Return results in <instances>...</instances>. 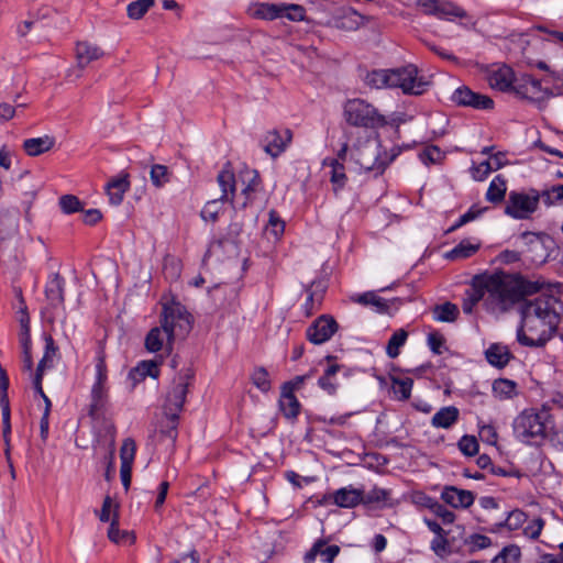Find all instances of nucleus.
I'll list each match as a JSON object with an SVG mask.
<instances>
[{
  "label": "nucleus",
  "instance_id": "1",
  "mask_svg": "<svg viewBox=\"0 0 563 563\" xmlns=\"http://www.w3.org/2000/svg\"><path fill=\"white\" fill-rule=\"evenodd\" d=\"M543 285L540 282H530L505 273L475 276L465 291L462 309L464 313L471 314L474 307L483 301L487 312L505 313L525 296L541 290Z\"/></svg>",
  "mask_w": 563,
  "mask_h": 563
},
{
  "label": "nucleus",
  "instance_id": "2",
  "mask_svg": "<svg viewBox=\"0 0 563 563\" xmlns=\"http://www.w3.org/2000/svg\"><path fill=\"white\" fill-rule=\"evenodd\" d=\"M563 311L562 302L554 296H539L523 303L521 325L517 340L525 346H542L553 335Z\"/></svg>",
  "mask_w": 563,
  "mask_h": 563
},
{
  "label": "nucleus",
  "instance_id": "3",
  "mask_svg": "<svg viewBox=\"0 0 563 563\" xmlns=\"http://www.w3.org/2000/svg\"><path fill=\"white\" fill-rule=\"evenodd\" d=\"M191 329V316L179 302L164 303L161 327L151 329L145 338V349L155 353H170L177 336H185Z\"/></svg>",
  "mask_w": 563,
  "mask_h": 563
},
{
  "label": "nucleus",
  "instance_id": "4",
  "mask_svg": "<svg viewBox=\"0 0 563 563\" xmlns=\"http://www.w3.org/2000/svg\"><path fill=\"white\" fill-rule=\"evenodd\" d=\"M398 154L397 147L394 146L388 152L377 139H366L351 150V157L355 164L362 170L372 172L375 176L382 175Z\"/></svg>",
  "mask_w": 563,
  "mask_h": 563
},
{
  "label": "nucleus",
  "instance_id": "5",
  "mask_svg": "<svg viewBox=\"0 0 563 563\" xmlns=\"http://www.w3.org/2000/svg\"><path fill=\"white\" fill-rule=\"evenodd\" d=\"M192 379V369L189 367L184 368L174 377L172 385L166 393L163 411L172 424L168 432V437L172 440L176 438V423L180 412L183 411L188 387Z\"/></svg>",
  "mask_w": 563,
  "mask_h": 563
},
{
  "label": "nucleus",
  "instance_id": "6",
  "mask_svg": "<svg viewBox=\"0 0 563 563\" xmlns=\"http://www.w3.org/2000/svg\"><path fill=\"white\" fill-rule=\"evenodd\" d=\"M547 411L530 408L521 411L514 420L515 437L522 443L530 444L545 437Z\"/></svg>",
  "mask_w": 563,
  "mask_h": 563
},
{
  "label": "nucleus",
  "instance_id": "7",
  "mask_svg": "<svg viewBox=\"0 0 563 563\" xmlns=\"http://www.w3.org/2000/svg\"><path fill=\"white\" fill-rule=\"evenodd\" d=\"M343 115L349 124L366 129L380 128L387 122L377 108L360 98L349 99L344 103Z\"/></svg>",
  "mask_w": 563,
  "mask_h": 563
},
{
  "label": "nucleus",
  "instance_id": "8",
  "mask_svg": "<svg viewBox=\"0 0 563 563\" xmlns=\"http://www.w3.org/2000/svg\"><path fill=\"white\" fill-rule=\"evenodd\" d=\"M247 13L254 19L266 21L280 18H286L289 21H303L306 16L305 8L295 3L255 2L249 7Z\"/></svg>",
  "mask_w": 563,
  "mask_h": 563
},
{
  "label": "nucleus",
  "instance_id": "9",
  "mask_svg": "<svg viewBox=\"0 0 563 563\" xmlns=\"http://www.w3.org/2000/svg\"><path fill=\"white\" fill-rule=\"evenodd\" d=\"M108 369L106 365L104 354L102 351L98 353L96 363V377L90 389L89 416L96 417L102 411L108 402L109 388L107 386Z\"/></svg>",
  "mask_w": 563,
  "mask_h": 563
},
{
  "label": "nucleus",
  "instance_id": "10",
  "mask_svg": "<svg viewBox=\"0 0 563 563\" xmlns=\"http://www.w3.org/2000/svg\"><path fill=\"white\" fill-rule=\"evenodd\" d=\"M539 191H510L505 207V213L517 220L529 219L539 207Z\"/></svg>",
  "mask_w": 563,
  "mask_h": 563
},
{
  "label": "nucleus",
  "instance_id": "11",
  "mask_svg": "<svg viewBox=\"0 0 563 563\" xmlns=\"http://www.w3.org/2000/svg\"><path fill=\"white\" fill-rule=\"evenodd\" d=\"M389 88H399L405 95H422L429 87V81L419 76L418 68L407 65L391 69Z\"/></svg>",
  "mask_w": 563,
  "mask_h": 563
},
{
  "label": "nucleus",
  "instance_id": "12",
  "mask_svg": "<svg viewBox=\"0 0 563 563\" xmlns=\"http://www.w3.org/2000/svg\"><path fill=\"white\" fill-rule=\"evenodd\" d=\"M512 91L518 97L538 104L545 102L552 97V92L548 88H543L540 80L529 75L518 79Z\"/></svg>",
  "mask_w": 563,
  "mask_h": 563
},
{
  "label": "nucleus",
  "instance_id": "13",
  "mask_svg": "<svg viewBox=\"0 0 563 563\" xmlns=\"http://www.w3.org/2000/svg\"><path fill=\"white\" fill-rule=\"evenodd\" d=\"M486 80L490 88L503 92L512 91L516 84L514 70L504 64L492 65L486 71Z\"/></svg>",
  "mask_w": 563,
  "mask_h": 563
},
{
  "label": "nucleus",
  "instance_id": "14",
  "mask_svg": "<svg viewBox=\"0 0 563 563\" xmlns=\"http://www.w3.org/2000/svg\"><path fill=\"white\" fill-rule=\"evenodd\" d=\"M336 321L328 316L319 317L308 329L307 339L313 344H322L336 332Z\"/></svg>",
  "mask_w": 563,
  "mask_h": 563
},
{
  "label": "nucleus",
  "instance_id": "15",
  "mask_svg": "<svg viewBox=\"0 0 563 563\" xmlns=\"http://www.w3.org/2000/svg\"><path fill=\"white\" fill-rule=\"evenodd\" d=\"M292 137L290 130L282 132L273 130L266 133L264 137V151L272 157L279 156L288 146Z\"/></svg>",
  "mask_w": 563,
  "mask_h": 563
},
{
  "label": "nucleus",
  "instance_id": "16",
  "mask_svg": "<svg viewBox=\"0 0 563 563\" xmlns=\"http://www.w3.org/2000/svg\"><path fill=\"white\" fill-rule=\"evenodd\" d=\"M441 499L453 508H468L473 505L475 496L471 490L445 486Z\"/></svg>",
  "mask_w": 563,
  "mask_h": 563
},
{
  "label": "nucleus",
  "instance_id": "17",
  "mask_svg": "<svg viewBox=\"0 0 563 563\" xmlns=\"http://www.w3.org/2000/svg\"><path fill=\"white\" fill-rule=\"evenodd\" d=\"M104 52L96 44L84 41L78 42L75 47V57L77 66L81 69L86 68L90 63L102 58Z\"/></svg>",
  "mask_w": 563,
  "mask_h": 563
},
{
  "label": "nucleus",
  "instance_id": "18",
  "mask_svg": "<svg viewBox=\"0 0 563 563\" xmlns=\"http://www.w3.org/2000/svg\"><path fill=\"white\" fill-rule=\"evenodd\" d=\"M417 5L424 14H431L439 19L461 15L457 8L439 0H418Z\"/></svg>",
  "mask_w": 563,
  "mask_h": 563
},
{
  "label": "nucleus",
  "instance_id": "19",
  "mask_svg": "<svg viewBox=\"0 0 563 563\" xmlns=\"http://www.w3.org/2000/svg\"><path fill=\"white\" fill-rule=\"evenodd\" d=\"M64 278L58 273L53 274L46 284L45 296L53 308L64 303Z\"/></svg>",
  "mask_w": 563,
  "mask_h": 563
},
{
  "label": "nucleus",
  "instance_id": "20",
  "mask_svg": "<svg viewBox=\"0 0 563 563\" xmlns=\"http://www.w3.org/2000/svg\"><path fill=\"white\" fill-rule=\"evenodd\" d=\"M55 143L54 136L43 135L24 140L22 147L29 156L35 157L49 152L55 146Z\"/></svg>",
  "mask_w": 563,
  "mask_h": 563
},
{
  "label": "nucleus",
  "instance_id": "21",
  "mask_svg": "<svg viewBox=\"0 0 563 563\" xmlns=\"http://www.w3.org/2000/svg\"><path fill=\"white\" fill-rule=\"evenodd\" d=\"M363 492L351 486L338 489L333 494V501L339 507L352 508L362 503Z\"/></svg>",
  "mask_w": 563,
  "mask_h": 563
},
{
  "label": "nucleus",
  "instance_id": "22",
  "mask_svg": "<svg viewBox=\"0 0 563 563\" xmlns=\"http://www.w3.org/2000/svg\"><path fill=\"white\" fill-rule=\"evenodd\" d=\"M218 185L221 188L222 195L220 198L232 202L235 192V178L233 172L230 169V165L225 167L217 176Z\"/></svg>",
  "mask_w": 563,
  "mask_h": 563
},
{
  "label": "nucleus",
  "instance_id": "23",
  "mask_svg": "<svg viewBox=\"0 0 563 563\" xmlns=\"http://www.w3.org/2000/svg\"><path fill=\"white\" fill-rule=\"evenodd\" d=\"M485 356H486L487 362L490 365L498 367V368L505 367L511 358V354L509 352L508 346L499 344V343L492 344L486 350Z\"/></svg>",
  "mask_w": 563,
  "mask_h": 563
},
{
  "label": "nucleus",
  "instance_id": "24",
  "mask_svg": "<svg viewBox=\"0 0 563 563\" xmlns=\"http://www.w3.org/2000/svg\"><path fill=\"white\" fill-rule=\"evenodd\" d=\"M58 347L55 345V342L51 335L45 336V351L44 355L38 362L36 372L33 377L43 378V374L47 368H52L54 366V361L57 356Z\"/></svg>",
  "mask_w": 563,
  "mask_h": 563
},
{
  "label": "nucleus",
  "instance_id": "25",
  "mask_svg": "<svg viewBox=\"0 0 563 563\" xmlns=\"http://www.w3.org/2000/svg\"><path fill=\"white\" fill-rule=\"evenodd\" d=\"M129 188L130 183L128 180V176L118 177L109 181L106 187V191L110 203L114 206L120 205L123 200L124 194L129 190Z\"/></svg>",
  "mask_w": 563,
  "mask_h": 563
},
{
  "label": "nucleus",
  "instance_id": "26",
  "mask_svg": "<svg viewBox=\"0 0 563 563\" xmlns=\"http://www.w3.org/2000/svg\"><path fill=\"white\" fill-rule=\"evenodd\" d=\"M130 378L134 384L144 380L146 377L157 378L159 376L158 363L156 361H142L131 372Z\"/></svg>",
  "mask_w": 563,
  "mask_h": 563
},
{
  "label": "nucleus",
  "instance_id": "27",
  "mask_svg": "<svg viewBox=\"0 0 563 563\" xmlns=\"http://www.w3.org/2000/svg\"><path fill=\"white\" fill-rule=\"evenodd\" d=\"M459 416L460 411L456 407H443L433 415L431 419V424L434 428L449 429L457 421Z\"/></svg>",
  "mask_w": 563,
  "mask_h": 563
},
{
  "label": "nucleus",
  "instance_id": "28",
  "mask_svg": "<svg viewBox=\"0 0 563 563\" xmlns=\"http://www.w3.org/2000/svg\"><path fill=\"white\" fill-rule=\"evenodd\" d=\"M493 395L499 400L512 399L518 395L517 383L507 378H499L493 383Z\"/></svg>",
  "mask_w": 563,
  "mask_h": 563
},
{
  "label": "nucleus",
  "instance_id": "29",
  "mask_svg": "<svg viewBox=\"0 0 563 563\" xmlns=\"http://www.w3.org/2000/svg\"><path fill=\"white\" fill-rule=\"evenodd\" d=\"M391 69H375L366 74L364 82L373 89L389 88Z\"/></svg>",
  "mask_w": 563,
  "mask_h": 563
},
{
  "label": "nucleus",
  "instance_id": "30",
  "mask_svg": "<svg viewBox=\"0 0 563 563\" xmlns=\"http://www.w3.org/2000/svg\"><path fill=\"white\" fill-rule=\"evenodd\" d=\"M363 24V16L353 9H345L335 19L336 27L345 31H354Z\"/></svg>",
  "mask_w": 563,
  "mask_h": 563
},
{
  "label": "nucleus",
  "instance_id": "31",
  "mask_svg": "<svg viewBox=\"0 0 563 563\" xmlns=\"http://www.w3.org/2000/svg\"><path fill=\"white\" fill-rule=\"evenodd\" d=\"M279 407L288 419L296 418L299 413L300 404L291 390H284L279 400Z\"/></svg>",
  "mask_w": 563,
  "mask_h": 563
},
{
  "label": "nucleus",
  "instance_id": "32",
  "mask_svg": "<svg viewBox=\"0 0 563 563\" xmlns=\"http://www.w3.org/2000/svg\"><path fill=\"white\" fill-rule=\"evenodd\" d=\"M478 249L479 244H473L470 241L464 240L448 252L445 257L453 261L465 260L473 256Z\"/></svg>",
  "mask_w": 563,
  "mask_h": 563
},
{
  "label": "nucleus",
  "instance_id": "33",
  "mask_svg": "<svg viewBox=\"0 0 563 563\" xmlns=\"http://www.w3.org/2000/svg\"><path fill=\"white\" fill-rule=\"evenodd\" d=\"M506 190V180L503 178V176L497 175L489 184V187L486 191V199L493 203L500 202L505 198Z\"/></svg>",
  "mask_w": 563,
  "mask_h": 563
},
{
  "label": "nucleus",
  "instance_id": "34",
  "mask_svg": "<svg viewBox=\"0 0 563 563\" xmlns=\"http://www.w3.org/2000/svg\"><path fill=\"white\" fill-rule=\"evenodd\" d=\"M459 316L457 306L452 302L438 305L433 309V317L440 322H453Z\"/></svg>",
  "mask_w": 563,
  "mask_h": 563
},
{
  "label": "nucleus",
  "instance_id": "35",
  "mask_svg": "<svg viewBox=\"0 0 563 563\" xmlns=\"http://www.w3.org/2000/svg\"><path fill=\"white\" fill-rule=\"evenodd\" d=\"M98 517L102 522H112L119 520V504L109 495L104 497L102 508L98 512Z\"/></svg>",
  "mask_w": 563,
  "mask_h": 563
},
{
  "label": "nucleus",
  "instance_id": "36",
  "mask_svg": "<svg viewBox=\"0 0 563 563\" xmlns=\"http://www.w3.org/2000/svg\"><path fill=\"white\" fill-rule=\"evenodd\" d=\"M108 538L115 544H132L135 539L132 532L128 530H120L119 520L110 523Z\"/></svg>",
  "mask_w": 563,
  "mask_h": 563
},
{
  "label": "nucleus",
  "instance_id": "37",
  "mask_svg": "<svg viewBox=\"0 0 563 563\" xmlns=\"http://www.w3.org/2000/svg\"><path fill=\"white\" fill-rule=\"evenodd\" d=\"M339 368V365L335 364L328 366L324 374L318 380L319 386L330 395L334 394L336 390L338 384L335 375Z\"/></svg>",
  "mask_w": 563,
  "mask_h": 563
},
{
  "label": "nucleus",
  "instance_id": "38",
  "mask_svg": "<svg viewBox=\"0 0 563 563\" xmlns=\"http://www.w3.org/2000/svg\"><path fill=\"white\" fill-rule=\"evenodd\" d=\"M413 382L409 377L393 378L391 390L399 400L408 399L411 395Z\"/></svg>",
  "mask_w": 563,
  "mask_h": 563
},
{
  "label": "nucleus",
  "instance_id": "39",
  "mask_svg": "<svg viewBox=\"0 0 563 563\" xmlns=\"http://www.w3.org/2000/svg\"><path fill=\"white\" fill-rule=\"evenodd\" d=\"M542 199L547 207H552L563 200V185L552 186L549 189L539 191V201Z\"/></svg>",
  "mask_w": 563,
  "mask_h": 563
},
{
  "label": "nucleus",
  "instance_id": "40",
  "mask_svg": "<svg viewBox=\"0 0 563 563\" xmlns=\"http://www.w3.org/2000/svg\"><path fill=\"white\" fill-rule=\"evenodd\" d=\"M408 333L404 329L397 330L388 341L386 353L390 358L399 355V349L406 343Z\"/></svg>",
  "mask_w": 563,
  "mask_h": 563
},
{
  "label": "nucleus",
  "instance_id": "41",
  "mask_svg": "<svg viewBox=\"0 0 563 563\" xmlns=\"http://www.w3.org/2000/svg\"><path fill=\"white\" fill-rule=\"evenodd\" d=\"M228 202L221 198L208 201L201 210V217L205 221L214 222L222 210V205Z\"/></svg>",
  "mask_w": 563,
  "mask_h": 563
},
{
  "label": "nucleus",
  "instance_id": "42",
  "mask_svg": "<svg viewBox=\"0 0 563 563\" xmlns=\"http://www.w3.org/2000/svg\"><path fill=\"white\" fill-rule=\"evenodd\" d=\"M154 4V0H135L128 8V16L133 20L141 19L147 10Z\"/></svg>",
  "mask_w": 563,
  "mask_h": 563
},
{
  "label": "nucleus",
  "instance_id": "43",
  "mask_svg": "<svg viewBox=\"0 0 563 563\" xmlns=\"http://www.w3.org/2000/svg\"><path fill=\"white\" fill-rule=\"evenodd\" d=\"M521 556L520 549L516 545L506 547L492 563H518Z\"/></svg>",
  "mask_w": 563,
  "mask_h": 563
},
{
  "label": "nucleus",
  "instance_id": "44",
  "mask_svg": "<svg viewBox=\"0 0 563 563\" xmlns=\"http://www.w3.org/2000/svg\"><path fill=\"white\" fill-rule=\"evenodd\" d=\"M389 496H390L389 490L375 487L372 490H369L366 495H363L362 503L387 505L388 500H389Z\"/></svg>",
  "mask_w": 563,
  "mask_h": 563
},
{
  "label": "nucleus",
  "instance_id": "45",
  "mask_svg": "<svg viewBox=\"0 0 563 563\" xmlns=\"http://www.w3.org/2000/svg\"><path fill=\"white\" fill-rule=\"evenodd\" d=\"M526 521L527 515L520 509H515L508 514L506 520L499 523V526H505L509 530H517L521 528Z\"/></svg>",
  "mask_w": 563,
  "mask_h": 563
},
{
  "label": "nucleus",
  "instance_id": "46",
  "mask_svg": "<svg viewBox=\"0 0 563 563\" xmlns=\"http://www.w3.org/2000/svg\"><path fill=\"white\" fill-rule=\"evenodd\" d=\"M431 550L439 558H445L451 553L448 533L434 537L430 543Z\"/></svg>",
  "mask_w": 563,
  "mask_h": 563
},
{
  "label": "nucleus",
  "instance_id": "47",
  "mask_svg": "<svg viewBox=\"0 0 563 563\" xmlns=\"http://www.w3.org/2000/svg\"><path fill=\"white\" fill-rule=\"evenodd\" d=\"M331 166V183L335 189L342 188L345 184L346 176L344 173V166L338 159H332Z\"/></svg>",
  "mask_w": 563,
  "mask_h": 563
},
{
  "label": "nucleus",
  "instance_id": "48",
  "mask_svg": "<svg viewBox=\"0 0 563 563\" xmlns=\"http://www.w3.org/2000/svg\"><path fill=\"white\" fill-rule=\"evenodd\" d=\"M136 445L133 439L123 441L120 450L121 465H132L135 456Z\"/></svg>",
  "mask_w": 563,
  "mask_h": 563
},
{
  "label": "nucleus",
  "instance_id": "49",
  "mask_svg": "<svg viewBox=\"0 0 563 563\" xmlns=\"http://www.w3.org/2000/svg\"><path fill=\"white\" fill-rule=\"evenodd\" d=\"M475 93L476 92L471 90L467 86H461L455 89L451 100L457 106L467 107L472 98L475 97Z\"/></svg>",
  "mask_w": 563,
  "mask_h": 563
},
{
  "label": "nucleus",
  "instance_id": "50",
  "mask_svg": "<svg viewBox=\"0 0 563 563\" xmlns=\"http://www.w3.org/2000/svg\"><path fill=\"white\" fill-rule=\"evenodd\" d=\"M243 181L246 183V186L242 189V194L249 199L250 195L255 192L260 186V176L256 170H245Z\"/></svg>",
  "mask_w": 563,
  "mask_h": 563
},
{
  "label": "nucleus",
  "instance_id": "51",
  "mask_svg": "<svg viewBox=\"0 0 563 563\" xmlns=\"http://www.w3.org/2000/svg\"><path fill=\"white\" fill-rule=\"evenodd\" d=\"M151 180L154 186L162 187L169 181L168 169L164 165H153L151 168Z\"/></svg>",
  "mask_w": 563,
  "mask_h": 563
},
{
  "label": "nucleus",
  "instance_id": "52",
  "mask_svg": "<svg viewBox=\"0 0 563 563\" xmlns=\"http://www.w3.org/2000/svg\"><path fill=\"white\" fill-rule=\"evenodd\" d=\"M59 207L66 214L77 212L81 210L80 200L74 195H64L59 198Z\"/></svg>",
  "mask_w": 563,
  "mask_h": 563
},
{
  "label": "nucleus",
  "instance_id": "53",
  "mask_svg": "<svg viewBox=\"0 0 563 563\" xmlns=\"http://www.w3.org/2000/svg\"><path fill=\"white\" fill-rule=\"evenodd\" d=\"M459 449L467 456H473L478 452V442L473 435H463L459 441Z\"/></svg>",
  "mask_w": 563,
  "mask_h": 563
},
{
  "label": "nucleus",
  "instance_id": "54",
  "mask_svg": "<svg viewBox=\"0 0 563 563\" xmlns=\"http://www.w3.org/2000/svg\"><path fill=\"white\" fill-rule=\"evenodd\" d=\"M520 240L523 245L527 247V252H533L538 249H542L541 235L533 232H523L520 235Z\"/></svg>",
  "mask_w": 563,
  "mask_h": 563
},
{
  "label": "nucleus",
  "instance_id": "55",
  "mask_svg": "<svg viewBox=\"0 0 563 563\" xmlns=\"http://www.w3.org/2000/svg\"><path fill=\"white\" fill-rule=\"evenodd\" d=\"M22 345V363L23 371L31 373L33 368V360L31 354V338L26 335V338L20 339Z\"/></svg>",
  "mask_w": 563,
  "mask_h": 563
},
{
  "label": "nucleus",
  "instance_id": "56",
  "mask_svg": "<svg viewBox=\"0 0 563 563\" xmlns=\"http://www.w3.org/2000/svg\"><path fill=\"white\" fill-rule=\"evenodd\" d=\"M285 229V223L279 219L275 211L269 212V221L266 228L267 232L272 233L274 238L277 240L283 234Z\"/></svg>",
  "mask_w": 563,
  "mask_h": 563
},
{
  "label": "nucleus",
  "instance_id": "57",
  "mask_svg": "<svg viewBox=\"0 0 563 563\" xmlns=\"http://www.w3.org/2000/svg\"><path fill=\"white\" fill-rule=\"evenodd\" d=\"M357 302L363 305H372L377 308L378 311H384L387 308L386 302L376 296L374 292H365L360 295L357 298Z\"/></svg>",
  "mask_w": 563,
  "mask_h": 563
},
{
  "label": "nucleus",
  "instance_id": "58",
  "mask_svg": "<svg viewBox=\"0 0 563 563\" xmlns=\"http://www.w3.org/2000/svg\"><path fill=\"white\" fill-rule=\"evenodd\" d=\"M492 172L490 161L487 159L471 168L472 177L477 181L484 180Z\"/></svg>",
  "mask_w": 563,
  "mask_h": 563
},
{
  "label": "nucleus",
  "instance_id": "59",
  "mask_svg": "<svg viewBox=\"0 0 563 563\" xmlns=\"http://www.w3.org/2000/svg\"><path fill=\"white\" fill-rule=\"evenodd\" d=\"M543 527L544 521L541 518H534L523 528V534L536 540L539 538Z\"/></svg>",
  "mask_w": 563,
  "mask_h": 563
},
{
  "label": "nucleus",
  "instance_id": "60",
  "mask_svg": "<svg viewBox=\"0 0 563 563\" xmlns=\"http://www.w3.org/2000/svg\"><path fill=\"white\" fill-rule=\"evenodd\" d=\"M437 517L441 518L443 523L450 525L455 520V515L451 510L446 509L442 504L435 500L430 509Z\"/></svg>",
  "mask_w": 563,
  "mask_h": 563
},
{
  "label": "nucleus",
  "instance_id": "61",
  "mask_svg": "<svg viewBox=\"0 0 563 563\" xmlns=\"http://www.w3.org/2000/svg\"><path fill=\"white\" fill-rule=\"evenodd\" d=\"M467 107L477 110H489L494 108V101L488 96L476 92L475 97L472 98L471 103H468Z\"/></svg>",
  "mask_w": 563,
  "mask_h": 563
},
{
  "label": "nucleus",
  "instance_id": "62",
  "mask_svg": "<svg viewBox=\"0 0 563 563\" xmlns=\"http://www.w3.org/2000/svg\"><path fill=\"white\" fill-rule=\"evenodd\" d=\"M484 210L485 209L477 208L476 206L471 207L467 212L460 217L459 221L449 231H454L455 229L468 223L470 221L475 220L482 214Z\"/></svg>",
  "mask_w": 563,
  "mask_h": 563
},
{
  "label": "nucleus",
  "instance_id": "63",
  "mask_svg": "<svg viewBox=\"0 0 563 563\" xmlns=\"http://www.w3.org/2000/svg\"><path fill=\"white\" fill-rule=\"evenodd\" d=\"M466 544H468L472 550H483L488 548L492 544V541L484 534L474 533L468 537Z\"/></svg>",
  "mask_w": 563,
  "mask_h": 563
},
{
  "label": "nucleus",
  "instance_id": "64",
  "mask_svg": "<svg viewBox=\"0 0 563 563\" xmlns=\"http://www.w3.org/2000/svg\"><path fill=\"white\" fill-rule=\"evenodd\" d=\"M254 384L263 391H267L271 387L268 374L264 368H258L253 375Z\"/></svg>",
  "mask_w": 563,
  "mask_h": 563
}]
</instances>
